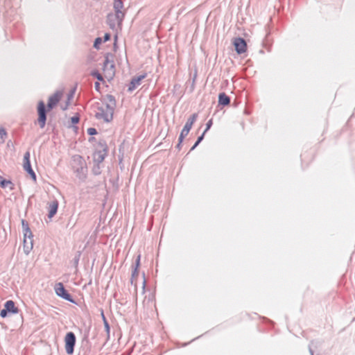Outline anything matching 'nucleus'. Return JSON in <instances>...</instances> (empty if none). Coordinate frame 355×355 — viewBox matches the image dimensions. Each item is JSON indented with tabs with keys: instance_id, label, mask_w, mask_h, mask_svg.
Returning <instances> with one entry per match:
<instances>
[{
	"instance_id": "0eeeda50",
	"label": "nucleus",
	"mask_w": 355,
	"mask_h": 355,
	"mask_svg": "<svg viewBox=\"0 0 355 355\" xmlns=\"http://www.w3.org/2000/svg\"><path fill=\"white\" fill-rule=\"evenodd\" d=\"M55 291L58 296L61 297L62 299L68 301L69 302L75 304L76 302L72 297V295L68 292V291L64 288L62 283L59 282L55 284Z\"/></svg>"
},
{
	"instance_id": "f704fd0d",
	"label": "nucleus",
	"mask_w": 355,
	"mask_h": 355,
	"mask_svg": "<svg viewBox=\"0 0 355 355\" xmlns=\"http://www.w3.org/2000/svg\"><path fill=\"white\" fill-rule=\"evenodd\" d=\"M94 87H95L96 91L99 92L101 91L100 83L99 82H96L94 83Z\"/></svg>"
},
{
	"instance_id": "a19ab883",
	"label": "nucleus",
	"mask_w": 355,
	"mask_h": 355,
	"mask_svg": "<svg viewBox=\"0 0 355 355\" xmlns=\"http://www.w3.org/2000/svg\"><path fill=\"white\" fill-rule=\"evenodd\" d=\"M94 140H95V138H94V137H90V138L89 139V142H92V141H94Z\"/></svg>"
},
{
	"instance_id": "473e14b6",
	"label": "nucleus",
	"mask_w": 355,
	"mask_h": 355,
	"mask_svg": "<svg viewBox=\"0 0 355 355\" xmlns=\"http://www.w3.org/2000/svg\"><path fill=\"white\" fill-rule=\"evenodd\" d=\"M111 38V35L110 33H106L103 37L102 38L103 39V42H107L110 40Z\"/></svg>"
},
{
	"instance_id": "72a5a7b5",
	"label": "nucleus",
	"mask_w": 355,
	"mask_h": 355,
	"mask_svg": "<svg viewBox=\"0 0 355 355\" xmlns=\"http://www.w3.org/2000/svg\"><path fill=\"white\" fill-rule=\"evenodd\" d=\"M183 140L184 139H181L180 138V135L179 136V138H178V144L176 145V148L178 149V150H180L181 148H182V143L183 142Z\"/></svg>"
},
{
	"instance_id": "7c9ffc66",
	"label": "nucleus",
	"mask_w": 355,
	"mask_h": 355,
	"mask_svg": "<svg viewBox=\"0 0 355 355\" xmlns=\"http://www.w3.org/2000/svg\"><path fill=\"white\" fill-rule=\"evenodd\" d=\"M7 132L4 128H0V139L4 141Z\"/></svg>"
},
{
	"instance_id": "7ed1b4c3",
	"label": "nucleus",
	"mask_w": 355,
	"mask_h": 355,
	"mask_svg": "<svg viewBox=\"0 0 355 355\" xmlns=\"http://www.w3.org/2000/svg\"><path fill=\"white\" fill-rule=\"evenodd\" d=\"M73 161L76 164L73 166V172L76 173V177L81 181H85L87 178V168L86 162L83 157L76 155L73 157Z\"/></svg>"
},
{
	"instance_id": "dca6fc26",
	"label": "nucleus",
	"mask_w": 355,
	"mask_h": 355,
	"mask_svg": "<svg viewBox=\"0 0 355 355\" xmlns=\"http://www.w3.org/2000/svg\"><path fill=\"white\" fill-rule=\"evenodd\" d=\"M0 187L3 189L9 187L10 190L12 191L15 189L14 184L10 180H6L1 175H0Z\"/></svg>"
},
{
	"instance_id": "a878e982",
	"label": "nucleus",
	"mask_w": 355,
	"mask_h": 355,
	"mask_svg": "<svg viewBox=\"0 0 355 355\" xmlns=\"http://www.w3.org/2000/svg\"><path fill=\"white\" fill-rule=\"evenodd\" d=\"M31 164L30 161V152L27 151L24 153V164Z\"/></svg>"
},
{
	"instance_id": "79ce46f5",
	"label": "nucleus",
	"mask_w": 355,
	"mask_h": 355,
	"mask_svg": "<svg viewBox=\"0 0 355 355\" xmlns=\"http://www.w3.org/2000/svg\"><path fill=\"white\" fill-rule=\"evenodd\" d=\"M68 104H69V102H67V105L64 107H62L63 110H65L67 108Z\"/></svg>"
},
{
	"instance_id": "cd10ccee",
	"label": "nucleus",
	"mask_w": 355,
	"mask_h": 355,
	"mask_svg": "<svg viewBox=\"0 0 355 355\" xmlns=\"http://www.w3.org/2000/svg\"><path fill=\"white\" fill-rule=\"evenodd\" d=\"M198 116V115L197 113H193V114H191L189 116V118L187 119V121L193 124L195 123V121L197 120Z\"/></svg>"
},
{
	"instance_id": "c756f323",
	"label": "nucleus",
	"mask_w": 355,
	"mask_h": 355,
	"mask_svg": "<svg viewBox=\"0 0 355 355\" xmlns=\"http://www.w3.org/2000/svg\"><path fill=\"white\" fill-rule=\"evenodd\" d=\"M87 132L89 135L93 136L97 135L98 132L94 128H89L87 130Z\"/></svg>"
},
{
	"instance_id": "a211bd4d",
	"label": "nucleus",
	"mask_w": 355,
	"mask_h": 355,
	"mask_svg": "<svg viewBox=\"0 0 355 355\" xmlns=\"http://www.w3.org/2000/svg\"><path fill=\"white\" fill-rule=\"evenodd\" d=\"M24 171L31 176V179L36 182L37 177L36 174L32 168L31 164H23Z\"/></svg>"
},
{
	"instance_id": "4be33fe9",
	"label": "nucleus",
	"mask_w": 355,
	"mask_h": 355,
	"mask_svg": "<svg viewBox=\"0 0 355 355\" xmlns=\"http://www.w3.org/2000/svg\"><path fill=\"white\" fill-rule=\"evenodd\" d=\"M101 315H102V317H103L105 329L107 333L109 334L110 333V324H109L108 322L107 321L103 311L101 312Z\"/></svg>"
},
{
	"instance_id": "37998d69",
	"label": "nucleus",
	"mask_w": 355,
	"mask_h": 355,
	"mask_svg": "<svg viewBox=\"0 0 355 355\" xmlns=\"http://www.w3.org/2000/svg\"><path fill=\"white\" fill-rule=\"evenodd\" d=\"M135 295L137 296V287L136 284L135 285Z\"/></svg>"
},
{
	"instance_id": "ddd939ff",
	"label": "nucleus",
	"mask_w": 355,
	"mask_h": 355,
	"mask_svg": "<svg viewBox=\"0 0 355 355\" xmlns=\"http://www.w3.org/2000/svg\"><path fill=\"white\" fill-rule=\"evenodd\" d=\"M58 202L57 200L52 201L49 204L48 217L49 218H53L57 213L58 209Z\"/></svg>"
},
{
	"instance_id": "f03ea898",
	"label": "nucleus",
	"mask_w": 355,
	"mask_h": 355,
	"mask_svg": "<svg viewBox=\"0 0 355 355\" xmlns=\"http://www.w3.org/2000/svg\"><path fill=\"white\" fill-rule=\"evenodd\" d=\"M105 99L107 101L105 103V110L103 107H98V112L95 114V117L98 120H103L105 123H110L113 119L114 110L116 106L115 97L112 94H107Z\"/></svg>"
},
{
	"instance_id": "ea45409f",
	"label": "nucleus",
	"mask_w": 355,
	"mask_h": 355,
	"mask_svg": "<svg viewBox=\"0 0 355 355\" xmlns=\"http://www.w3.org/2000/svg\"><path fill=\"white\" fill-rule=\"evenodd\" d=\"M114 40H115V42H114V49H116V48L117 35L114 36Z\"/></svg>"
},
{
	"instance_id": "4468645a",
	"label": "nucleus",
	"mask_w": 355,
	"mask_h": 355,
	"mask_svg": "<svg viewBox=\"0 0 355 355\" xmlns=\"http://www.w3.org/2000/svg\"><path fill=\"white\" fill-rule=\"evenodd\" d=\"M230 103V98L225 92H221L218 95V105L227 106Z\"/></svg>"
},
{
	"instance_id": "f8f14e48",
	"label": "nucleus",
	"mask_w": 355,
	"mask_h": 355,
	"mask_svg": "<svg viewBox=\"0 0 355 355\" xmlns=\"http://www.w3.org/2000/svg\"><path fill=\"white\" fill-rule=\"evenodd\" d=\"M112 54L111 53H107L105 57V60L103 62V69L105 70L106 69H107L109 67L111 69L113 70V72L112 73L114 74V62L112 60H110V57H112Z\"/></svg>"
},
{
	"instance_id": "412c9836",
	"label": "nucleus",
	"mask_w": 355,
	"mask_h": 355,
	"mask_svg": "<svg viewBox=\"0 0 355 355\" xmlns=\"http://www.w3.org/2000/svg\"><path fill=\"white\" fill-rule=\"evenodd\" d=\"M102 42H103V39L101 37H96L94 42V44H93L94 48L96 49H99L100 45L102 43Z\"/></svg>"
},
{
	"instance_id": "20e7f679",
	"label": "nucleus",
	"mask_w": 355,
	"mask_h": 355,
	"mask_svg": "<svg viewBox=\"0 0 355 355\" xmlns=\"http://www.w3.org/2000/svg\"><path fill=\"white\" fill-rule=\"evenodd\" d=\"M107 145L104 139H101L98 142V147L94 153V161L97 164L103 162L107 154Z\"/></svg>"
},
{
	"instance_id": "393cba45",
	"label": "nucleus",
	"mask_w": 355,
	"mask_h": 355,
	"mask_svg": "<svg viewBox=\"0 0 355 355\" xmlns=\"http://www.w3.org/2000/svg\"><path fill=\"white\" fill-rule=\"evenodd\" d=\"M21 227H22V232H25L26 230H28L30 229L29 224L27 220L22 219L21 220Z\"/></svg>"
},
{
	"instance_id": "f257e3e1",
	"label": "nucleus",
	"mask_w": 355,
	"mask_h": 355,
	"mask_svg": "<svg viewBox=\"0 0 355 355\" xmlns=\"http://www.w3.org/2000/svg\"><path fill=\"white\" fill-rule=\"evenodd\" d=\"M62 96V93L60 91H57L53 95L49 96L46 106L43 101H39L37 107V122L41 128H44L46 125L47 112L56 106Z\"/></svg>"
},
{
	"instance_id": "bb28decb",
	"label": "nucleus",
	"mask_w": 355,
	"mask_h": 355,
	"mask_svg": "<svg viewBox=\"0 0 355 355\" xmlns=\"http://www.w3.org/2000/svg\"><path fill=\"white\" fill-rule=\"evenodd\" d=\"M79 121H80V116L78 114L76 115L71 117V123L73 125H76V124L78 123Z\"/></svg>"
},
{
	"instance_id": "f3484780",
	"label": "nucleus",
	"mask_w": 355,
	"mask_h": 355,
	"mask_svg": "<svg viewBox=\"0 0 355 355\" xmlns=\"http://www.w3.org/2000/svg\"><path fill=\"white\" fill-rule=\"evenodd\" d=\"M192 125H193V123L187 121L184 128H182V130L180 134L181 139H184V137L188 135L190 130L192 128Z\"/></svg>"
},
{
	"instance_id": "e433bc0d",
	"label": "nucleus",
	"mask_w": 355,
	"mask_h": 355,
	"mask_svg": "<svg viewBox=\"0 0 355 355\" xmlns=\"http://www.w3.org/2000/svg\"><path fill=\"white\" fill-rule=\"evenodd\" d=\"M74 92H75V89H73V90H72V91L71 92L70 94H69V96H68V101H69V100H70V98L73 97V94H74Z\"/></svg>"
},
{
	"instance_id": "9b49d317",
	"label": "nucleus",
	"mask_w": 355,
	"mask_h": 355,
	"mask_svg": "<svg viewBox=\"0 0 355 355\" xmlns=\"http://www.w3.org/2000/svg\"><path fill=\"white\" fill-rule=\"evenodd\" d=\"M123 19V16L116 17V14H109L107 17V24L111 29H114L116 24H121Z\"/></svg>"
},
{
	"instance_id": "423d86ee",
	"label": "nucleus",
	"mask_w": 355,
	"mask_h": 355,
	"mask_svg": "<svg viewBox=\"0 0 355 355\" xmlns=\"http://www.w3.org/2000/svg\"><path fill=\"white\" fill-rule=\"evenodd\" d=\"M19 312L18 307L15 306L12 300H8L4 304L3 309L0 312V316L5 318L10 315H15Z\"/></svg>"
},
{
	"instance_id": "4c0bfd02",
	"label": "nucleus",
	"mask_w": 355,
	"mask_h": 355,
	"mask_svg": "<svg viewBox=\"0 0 355 355\" xmlns=\"http://www.w3.org/2000/svg\"><path fill=\"white\" fill-rule=\"evenodd\" d=\"M146 279H145V278H144V281H143V286H142L143 292H144L145 287H146Z\"/></svg>"
},
{
	"instance_id": "5701e85b",
	"label": "nucleus",
	"mask_w": 355,
	"mask_h": 355,
	"mask_svg": "<svg viewBox=\"0 0 355 355\" xmlns=\"http://www.w3.org/2000/svg\"><path fill=\"white\" fill-rule=\"evenodd\" d=\"M140 260H141V255L139 254L135 259L134 265L132 266L133 269L139 270V268L140 266Z\"/></svg>"
},
{
	"instance_id": "aec40b11",
	"label": "nucleus",
	"mask_w": 355,
	"mask_h": 355,
	"mask_svg": "<svg viewBox=\"0 0 355 355\" xmlns=\"http://www.w3.org/2000/svg\"><path fill=\"white\" fill-rule=\"evenodd\" d=\"M204 137H205V134L202 133L201 135H200L198 138H197V140L196 141L195 144H193V146L191 147V150H193L200 144V142L204 139Z\"/></svg>"
},
{
	"instance_id": "9d476101",
	"label": "nucleus",
	"mask_w": 355,
	"mask_h": 355,
	"mask_svg": "<svg viewBox=\"0 0 355 355\" xmlns=\"http://www.w3.org/2000/svg\"><path fill=\"white\" fill-rule=\"evenodd\" d=\"M147 76V73H144L137 76L133 77L128 87V92H132L138 86H139L141 83L142 80H144Z\"/></svg>"
},
{
	"instance_id": "6e6552de",
	"label": "nucleus",
	"mask_w": 355,
	"mask_h": 355,
	"mask_svg": "<svg viewBox=\"0 0 355 355\" xmlns=\"http://www.w3.org/2000/svg\"><path fill=\"white\" fill-rule=\"evenodd\" d=\"M24 234V250L27 254L33 247V234L31 229L23 232Z\"/></svg>"
},
{
	"instance_id": "c9c22d12",
	"label": "nucleus",
	"mask_w": 355,
	"mask_h": 355,
	"mask_svg": "<svg viewBox=\"0 0 355 355\" xmlns=\"http://www.w3.org/2000/svg\"><path fill=\"white\" fill-rule=\"evenodd\" d=\"M92 171H93V173L96 175H99L101 173L100 168H93Z\"/></svg>"
},
{
	"instance_id": "2eb2a0df",
	"label": "nucleus",
	"mask_w": 355,
	"mask_h": 355,
	"mask_svg": "<svg viewBox=\"0 0 355 355\" xmlns=\"http://www.w3.org/2000/svg\"><path fill=\"white\" fill-rule=\"evenodd\" d=\"M123 7V3L121 0H114V9L116 17L123 16L124 17V13L122 12L121 9Z\"/></svg>"
},
{
	"instance_id": "2f4dec72",
	"label": "nucleus",
	"mask_w": 355,
	"mask_h": 355,
	"mask_svg": "<svg viewBox=\"0 0 355 355\" xmlns=\"http://www.w3.org/2000/svg\"><path fill=\"white\" fill-rule=\"evenodd\" d=\"M80 257V252H78V254L76 255L75 257L73 258V264L76 267H77L78 265Z\"/></svg>"
},
{
	"instance_id": "6ab92c4d",
	"label": "nucleus",
	"mask_w": 355,
	"mask_h": 355,
	"mask_svg": "<svg viewBox=\"0 0 355 355\" xmlns=\"http://www.w3.org/2000/svg\"><path fill=\"white\" fill-rule=\"evenodd\" d=\"M91 76L96 78L99 81L104 82L102 74L98 70H93L91 72Z\"/></svg>"
},
{
	"instance_id": "58836bf2",
	"label": "nucleus",
	"mask_w": 355,
	"mask_h": 355,
	"mask_svg": "<svg viewBox=\"0 0 355 355\" xmlns=\"http://www.w3.org/2000/svg\"><path fill=\"white\" fill-rule=\"evenodd\" d=\"M309 352H310L311 355H313V349L311 348V345H309Z\"/></svg>"
},
{
	"instance_id": "39448f33",
	"label": "nucleus",
	"mask_w": 355,
	"mask_h": 355,
	"mask_svg": "<svg viewBox=\"0 0 355 355\" xmlns=\"http://www.w3.org/2000/svg\"><path fill=\"white\" fill-rule=\"evenodd\" d=\"M64 347L68 355H72L76 343V337L73 332L69 331L64 336Z\"/></svg>"
},
{
	"instance_id": "1a4fd4ad",
	"label": "nucleus",
	"mask_w": 355,
	"mask_h": 355,
	"mask_svg": "<svg viewBox=\"0 0 355 355\" xmlns=\"http://www.w3.org/2000/svg\"><path fill=\"white\" fill-rule=\"evenodd\" d=\"M233 44L237 54L241 55L245 53L247 50V43L243 37L235 38Z\"/></svg>"
},
{
	"instance_id": "c85d7f7f",
	"label": "nucleus",
	"mask_w": 355,
	"mask_h": 355,
	"mask_svg": "<svg viewBox=\"0 0 355 355\" xmlns=\"http://www.w3.org/2000/svg\"><path fill=\"white\" fill-rule=\"evenodd\" d=\"M212 125H213V120H212V119H211L206 123L205 130H204V132L202 133L205 135L206 132L211 128Z\"/></svg>"
},
{
	"instance_id": "b1692460",
	"label": "nucleus",
	"mask_w": 355,
	"mask_h": 355,
	"mask_svg": "<svg viewBox=\"0 0 355 355\" xmlns=\"http://www.w3.org/2000/svg\"><path fill=\"white\" fill-rule=\"evenodd\" d=\"M138 275H139V270L132 268V275H131V279H130V282L132 284H133L134 279L137 278Z\"/></svg>"
}]
</instances>
